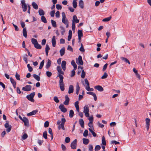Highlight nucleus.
I'll use <instances>...</instances> for the list:
<instances>
[{"mask_svg": "<svg viewBox=\"0 0 151 151\" xmlns=\"http://www.w3.org/2000/svg\"><path fill=\"white\" fill-rule=\"evenodd\" d=\"M35 95V92H32L30 94L27 95L26 98L29 101L33 102L35 101L33 99V98Z\"/></svg>", "mask_w": 151, "mask_h": 151, "instance_id": "1", "label": "nucleus"}, {"mask_svg": "<svg viewBox=\"0 0 151 151\" xmlns=\"http://www.w3.org/2000/svg\"><path fill=\"white\" fill-rule=\"evenodd\" d=\"M21 3L22 4V7L23 12H25L27 10V6L25 3L24 0H22L21 1Z\"/></svg>", "mask_w": 151, "mask_h": 151, "instance_id": "2", "label": "nucleus"}, {"mask_svg": "<svg viewBox=\"0 0 151 151\" xmlns=\"http://www.w3.org/2000/svg\"><path fill=\"white\" fill-rule=\"evenodd\" d=\"M62 22L65 24L68 23V21L67 19H66V15L64 12H63L62 13Z\"/></svg>", "mask_w": 151, "mask_h": 151, "instance_id": "3", "label": "nucleus"}, {"mask_svg": "<svg viewBox=\"0 0 151 151\" xmlns=\"http://www.w3.org/2000/svg\"><path fill=\"white\" fill-rule=\"evenodd\" d=\"M76 63L78 64L83 65V63L81 56L79 55L78 59H76Z\"/></svg>", "mask_w": 151, "mask_h": 151, "instance_id": "4", "label": "nucleus"}, {"mask_svg": "<svg viewBox=\"0 0 151 151\" xmlns=\"http://www.w3.org/2000/svg\"><path fill=\"white\" fill-rule=\"evenodd\" d=\"M32 86L30 85H27L25 87H23L22 90L23 91H28L31 90Z\"/></svg>", "mask_w": 151, "mask_h": 151, "instance_id": "5", "label": "nucleus"}, {"mask_svg": "<svg viewBox=\"0 0 151 151\" xmlns=\"http://www.w3.org/2000/svg\"><path fill=\"white\" fill-rule=\"evenodd\" d=\"M145 123H146V126L147 128V131L148 130L149 128V126L150 125V119L148 118H146L145 119Z\"/></svg>", "mask_w": 151, "mask_h": 151, "instance_id": "6", "label": "nucleus"}, {"mask_svg": "<svg viewBox=\"0 0 151 151\" xmlns=\"http://www.w3.org/2000/svg\"><path fill=\"white\" fill-rule=\"evenodd\" d=\"M4 126L5 128H7L6 129V131L7 132H9L11 131L12 126L11 125H9L8 123L7 122L4 124Z\"/></svg>", "mask_w": 151, "mask_h": 151, "instance_id": "7", "label": "nucleus"}, {"mask_svg": "<svg viewBox=\"0 0 151 151\" xmlns=\"http://www.w3.org/2000/svg\"><path fill=\"white\" fill-rule=\"evenodd\" d=\"M59 108L62 112L64 113L66 112L67 111L64 105L62 104L60 105L59 106Z\"/></svg>", "mask_w": 151, "mask_h": 151, "instance_id": "8", "label": "nucleus"}, {"mask_svg": "<svg viewBox=\"0 0 151 151\" xmlns=\"http://www.w3.org/2000/svg\"><path fill=\"white\" fill-rule=\"evenodd\" d=\"M23 119L22 121L24 122V125L27 126H29V124L28 119L25 117H23Z\"/></svg>", "mask_w": 151, "mask_h": 151, "instance_id": "9", "label": "nucleus"}, {"mask_svg": "<svg viewBox=\"0 0 151 151\" xmlns=\"http://www.w3.org/2000/svg\"><path fill=\"white\" fill-rule=\"evenodd\" d=\"M79 22V20L77 19L76 16L75 15H74L73 17L72 23L74 22V24L75 23H77Z\"/></svg>", "mask_w": 151, "mask_h": 151, "instance_id": "10", "label": "nucleus"}, {"mask_svg": "<svg viewBox=\"0 0 151 151\" xmlns=\"http://www.w3.org/2000/svg\"><path fill=\"white\" fill-rule=\"evenodd\" d=\"M65 101L63 103L64 105H68L69 104V102L70 100L69 98L67 95L65 96Z\"/></svg>", "mask_w": 151, "mask_h": 151, "instance_id": "11", "label": "nucleus"}, {"mask_svg": "<svg viewBox=\"0 0 151 151\" xmlns=\"http://www.w3.org/2000/svg\"><path fill=\"white\" fill-rule=\"evenodd\" d=\"M66 64V63L65 61L63 60L62 61L61 63V67L63 70H65Z\"/></svg>", "mask_w": 151, "mask_h": 151, "instance_id": "12", "label": "nucleus"}, {"mask_svg": "<svg viewBox=\"0 0 151 151\" xmlns=\"http://www.w3.org/2000/svg\"><path fill=\"white\" fill-rule=\"evenodd\" d=\"M94 88L100 91H102L104 90V89L102 87L99 85L96 86L94 87Z\"/></svg>", "mask_w": 151, "mask_h": 151, "instance_id": "13", "label": "nucleus"}, {"mask_svg": "<svg viewBox=\"0 0 151 151\" xmlns=\"http://www.w3.org/2000/svg\"><path fill=\"white\" fill-rule=\"evenodd\" d=\"M73 87L72 85H70L69 86L68 93H69L70 94L73 93Z\"/></svg>", "mask_w": 151, "mask_h": 151, "instance_id": "14", "label": "nucleus"}, {"mask_svg": "<svg viewBox=\"0 0 151 151\" xmlns=\"http://www.w3.org/2000/svg\"><path fill=\"white\" fill-rule=\"evenodd\" d=\"M52 45L53 47H55L56 45V40H55V37L53 36L52 37Z\"/></svg>", "mask_w": 151, "mask_h": 151, "instance_id": "15", "label": "nucleus"}, {"mask_svg": "<svg viewBox=\"0 0 151 151\" xmlns=\"http://www.w3.org/2000/svg\"><path fill=\"white\" fill-rule=\"evenodd\" d=\"M70 145L72 149H75L77 146L76 142H72Z\"/></svg>", "mask_w": 151, "mask_h": 151, "instance_id": "16", "label": "nucleus"}, {"mask_svg": "<svg viewBox=\"0 0 151 151\" xmlns=\"http://www.w3.org/2000/svg\"><path fill=\"white\" fill-rule=\"evenodd\" d=\"M79 122L81 127L82 128H83L84 127V123L83 120L82 119H79Z\"/></svg>", "mask_w": 151, "mask_h": 151, "instance_id": "17", "label": "nucleus"}, {"mask_svg": "<svg viewBox=\"0 0 151 151\" xmlns=\"http://www.w3.org/2000/svg\"><path fill=\"white\" fill-rule=\"evenodd\" d=\"M38 112L37 110H35L32 111V112H30L27 114L28 116L33 115H35Z\"/></svg>", "mask_w": 151, "mask_h": 151, "instance_id": "18", "label": "nucleus"}, {"mask_svg": "<svg viewBox=\"0 0 151 151\" xmlns=\"http://www.w3.org/2000/svg\"><path fill=\"white\" fill-rule=\"evenodd\" d=\"M51 60L48 59L47 60V64L45 66V68L47 69H48L50 66L51 65Z\"/></svg>", "mask_w": 151, "mask_h": 151, "instance_id": "19", "label": "nucleus"}, {"mask_svg": "<svg viewBox=\"0 0 151 151\" xmlns=\"http://www.w3.org/2000/svg\"><path fill=\"white\" fill-rule=\"evenodd\" d=\"M78 103L79 102L78 101H77L75 103V106L76 108V111L77 112L79 111V106L78 105Z\"/></svg>", "mask_w": 151, "mask_h": 151, "instance_id": "20", "label": "nucleus"}, {"mask_svg": "<svg viewBox=\"0 0 151 151\" xmlns=\"http://www.w3.org/2000/svg\"><path fill=\"white\" fill-rule=\"evenodd\" d=\"M79 5L81 9H83L84 8V3L82 0H80L79 2Z\"/></svg>", "mask_w": 151, "mask_h": 151, "instance_id": "21", "label": "nucleus"}, {"mask_svg": "<svg viewBox=\"0 0 151 151\" xmlns=\"http://www.w3.org/2000/svg\"><path fill=\"white\" fill-rule=\"evenodd\" d=\"M71 64L74 67V70H76L77 69V66L76 64L75 63V61L74 60H73L71 62Z\"/></svg>", "mask_w": 151, "mask_h": 151, "instance_id": "22", "label": "nucleus"}, {"mask_svg": "<svg viewBox=\"0 0 151 151\" xmlns=\"http://www.w3.org/2000/svg\"><path fill=\"white\" fill-rule=\"evenodd\" d=\"M124 62L127 63L129 64H130V63L129 60L126 58L123 57H121L120 58Z\"/></svg>", "mask_w": 151, "mask_h": 151, "instance_id": "23", "label": "nucleus"}, {"mask_svg": "<svg viewBox=\"0 0 151 151\" xmlns=\"http://www.w3.org/2000/svg\"><path fill=\"white\" fill-rule=\"evenodd\" d=\"M65 48L63 47L62 48L60 51V55L61 56H63L65 54Z\"/></svg>", "mask_w": 151, "mask_h": 151, "instance_id": "24", "label": "nucleus"}, {"mask_svg": "<svg viewBox=\"0 0 151 151\" xmlns=\"http://www.w3.org/2000/svg\"><path fill=\"white\" fill-rule=\"evenodd\" d=\"M50 48L47 45H46V47L45 49L46 54L47 56L48 55V51L50 50Z\"/></svg>", "mask_w": 151, "mask_h": 151, "instance_id": "25", "label": "nucleus"}, {"mask_svg": "<svg viewBox=\"0 0 151 151\" xmlns=\"http://www.w3.org/2000/svg\"><path fill=\"white\" fill-rule=\"evenodd\" d=\"M83 112L84 113L89 112V108L87 105L85 106L83 108Z\"/></svg>", "mask_w": 151, "mask_h": 151, "instance_id": "26", "label": "nucleus"}, {"mask_svg": "<svg viewBox=\"0 0 151 151\" xmlns=\"http://www.w3.org/2000/svg\"><path fill=\"white\" fill-rule=\"evenodd\" d=\"M60 31L62 35H63L65 32V30L64 28L62 26H61L60 27Z\"/></svg>", "mask_w": 151, "mask_h": 151, "instance_id": "27", "label": "nucleus"}, {"mask_svg": "<svg viewBox=\"0 0 151 151\" xmlns=\"http://www.w3.org/2000/svg\"><path fill=\"white\" fill-rule=\"evenodd\" d=\"M38 12L39 15L40 16H44L45 14V12L42 9H39L38 10Z\"/></svg>", "mask_w": 151, "mask_h": 151, "instance_id": "28", "label": "nucleus"}, {"mask_svg": "<svg viewBox=\"0 0 151 151\" xmlns=\"http://www.w3.org/2000/svg\"><path fill=\"white\" fill-rule=\"evenodd\" d=\"M60 87L62 91H64L65 89L64 84V83H59Z\"/></svg>", "mask_w": 151, "mask_h": 151, "instance_id": "29", "label": "nucleus"}, {"mask_svg": "<svg viewBox=\"0 0 151 151\" xmlns=\"http://www.w3.org/2000/svg\"><path fill=\"white\" fill-rule=\"evenodd\" d=\"M58 128L59 130L61 128L63 130H65L64 124L61 123L59 125Z\"/></svg>", "mask_w": 151, "mask_h": 151, "instance_id": "30", "label": "nucleus"}, {"mask_svg": "<svg viewBox=\"0 0 151 151\" xmlns=\"http://www.w3.org/2000/svg\"><path fill=\"white\" fill-rule=\"evenodd\" d=\"M23 35L25 37H27V32L26 30V28H24L23 30Z\"/></svg>", "mask_w": 151, "mask_h": 151, "instance_id": "31", "label": "nucleus"}, {"mask_svg": "<svg viewBox=\"0 0 151 151\" xmlns=\"http://www.w3.org/2000/svg\"><path fill=\"white\" fill-rule=\"evenodd\" d=\"M34 78L38 81H39L40 80V76L36 74H34L33 75Z\"/></svg>", "mask_w": 151, "mask_h": 151, "instance_id": "32", "label": "nucleus"}, {"mask_svg": "<svg viewBox=\"0 0 151 151\" xmlns=\"http://www.w3.org/2000/svg\"><path fill=\"white\" fill-rule=\"evenodd\" d=\"M41 20L42 22L45 23H46L47 22V19L44 16H42L41 17Z\"/></svg>", "mask_w": 151, "mask_h": 151, "instance_id": "33", "label": "nucleus"}, {"mask_svg": "<svg viewBox=\"0 0 151 151\" xmlns=\"http://www.w3.org/2000/svg\"><path fill=\"white\" fill-rule=\"evenodd\" d=\"M32 6L33 8L36 9H37L38 8V6L37 4L34 2H33L32 4Z\"/></svg>", "mask_w": 151, "mask_h": 151, "instance_id": "34", "label": "nucleus"}, {"mask_svg": "<svg viewBox=\"0 0 151 151\" xmlns=\"http://www.w3.org/2000/svg\"><path fill=\"white\" fill-rule=\"evenodd\" d=\"M77 0H73V5L74 8H76L77 6Z\"/></svg>", "mask_w": 151, "mask_h": 151, "instance_id": "35", "label": "nucleus"}, {"mask_svg": "<svg viewBox=\"0 0 151 151\" xmlns=\"http://www.w3.org/2000/svg\"><path fill=\"white\" fill-rule=\"evenodd\" d=\"M88 129H89V131L92 133V135L93 137H95L96 136V134L92 130V128H89Z\"/></svg>", "mask_w": 151, "mask_h": 151, "instance_id": "36", "label": "nucleus"}, {"mask_svg": "<svg viewBox=\"0 0 151 151\" xmlns=\"http://www.w3.org/2000/svg\"><path fill=\"white\" fill-rule=\"evenodd\" d=\"M34 47L36 48L39 49H41L42 47V46L38 42L34 45Z\"/></svg>", "mask_w": 151, "mask_h": 151, "instance_id": "37", "label": "nucleus"}, {"mask_svg": "<svg viewBox=\"0 0 151 151\" xmlns=\"http://www.w3.org/2000/svg\"><path fill=\"white\" fill-rule=\"evenodd\" d=\"M111 18V17L110 16L109 17L105 18L102 20V21L104 22H108L110 21Z\"/></svg>", "mask_w": 151, "mask_h": 151, "instance_id": "38", "label": "nucleus"}, {"mask_svg": "<svg viewBox=\"0 0 151 151\" xmlns=\"http://www.w3.org/2000/svg\"><path fill=\"white\" fill-rule=\"evenodd\" d=\"M78 37H82L83 36V34L82 30H78Z\"/></svg>", "mask_w": 151, "mask_h": 151, "instance_id": "39", "label": "nucleus"}, {"mask_svg": "<svg viewBox=\"0 0 151 151\" xmlns=\"http://www.w3.org/2000/svg\"><path fill=\"white\" fill-rule=\"evenodd\" d=\"M60 78V80L59 81V83H64L63 82V76H60L59 75L58 76Z\"/></svg>", "mask_w": 151, "mask_h": 151, "instance_id": "40", "label": "nucleus"}, {"mask_svg": "<svg viewBox=\"0 0 151 151\" xmlns=\"http://www.w3.org/2000/svg\"><path fill=\"white\" fill-rule=\"evenodd\" d=\"M51 22L52 26L54 27H57L56 23L55 21L53 20H51Z\"/></svg>", "mask_w": 151, "mask_h": 151, "instance_id": "41", "label": "nucleus"}, {"mask_svg": "<svg viewBox=\"0 0 151 151\" xmlns=\"http://www.w3.org/2000/svg\"><path fill=\"white\" fill-rule=\"evenodd\" d=\"M58 76L57 77L59 76V75L60 76H63V75L64 74V72L62 71V70L58 71Z\"/></svg>", "mask_w": 151, "mask_h": 151, "instance_id": "42", "label": "nucleus"}, {"mask_svg": "<svg viewBox=\"0 0 151 151\" xmlns=\"http://www.w3.org/2000/svg\"><path fill=\"white\" fill-rule=\"evenodd\" d=\"M74 114L73 111L72 110H70L69 112V117L72 118Z\"/></svg>", "mask_w": 151, "mask_h": 151, "instance_id": "43", "label": "nucleus"}, {"mask_svg": "<svg viewBox=\"0 0 151 151\" xmlns=\"http://www.w3.org/2000/svg\"><path fill=\"white\" fill-rule=\"evenodd\" d=\"M45 61L44 60H43L40 63V65L39 67V69H42V68L43 67L44 63Z\"/></svg>", "mask_w": 151, "mask_h": 151, "instance_id": "44", "label": "nucleus"}, {"mask_svg": "<svg viewBox=\"0 0 151 151\" xmlns=\"http://www.w3.org/2000/svg\"><path fill=\"white\" fill-rule=\"evenodd\" d=\"M80 88L79 86L77 84L76 86V93L78 95L80 90Z\"/></svg>", "mask_w": 151, "mask_h": 151, "instance_id": "45", "label": "nucleus"}, {"mask_svg": "<svg viewBox=\"0 0 151 151\" xmlns=\"http://www.w3.org/2000/svg\"><path fill=\"white\" fill-rule=\"evenodd\" d=\"M48 132L50 134L51 137V139H53V133L52 132V129L51 128H49L48 129Z\"/></svg>", "mask_w": 151, "mask_h": 151, "instance_id": "46", "label": "nucleus"}, {"mask_svg": "<svg viewBox=\"0 0 151 151\" xmlns=\"http://www.w3.org/2000/svg\"><path fill=\"white\" fill-rule=\"evenodd\" d=\"M31 42L34 45L38 42L37 40L34 38H32L31 39Z\"/></svg>", "mask_w": 151, "mask_h": 151, "instance_id": "47", "label": "nucleus"}, {"mask_svg": "<svg viewBox=\"0 0 151 151\" xmlns=\"http://www.w3.org/2000/svg\"><path fill=\"white\" fill-rule=\"evenodd\" d=\"M85 75H86V73L84 72V70H83L82 71L81 77L82 78H84L85 76Z\"/></svg>", "mask_w": 151, "mask_h": 151, "instance_id": "48", "label": "nucleus"}, {"mask_svg": "<svg viewBox=\"0 0 151 151\" xmlns=\"http://www.w3.org/2000/svg\"><path fill=\"white\" fill-rule=\"evenodd\" d=\"M23 60L25 61L26 63H28L27 55V54H26L23 56Z\"/></svg>", "mask_w": 151, "mask_h": 151, "instance_id": "49", "label": "nucleus"}, {"mask_svg": "<svg viewBox=\"0 0 151 151\" xmlns=\"http://www.w3.org/2000/svg\"><path fill=\"white\" fill-rule=\"evenodd\" d=\"M88 131L87 130H85L83 133V135L85 137H86L88 134Z\"/></svg>", "mask_w": 151, "mask_h": 151, "instance_id": "50", "label": "nucleus"}, {"mask_svg": "<svg viewBox=\"0 0 151 151\" xmlns=\"http://www.w3.org/2000/svg\"><path fill=\"white\" fill-rule=\"evenodd\" d=\"M10 80L12 85L16 84V81L12 78H10Z\"/></svg>", "mask_w": 151, "mask_h": 151, "instance_id": "51", "label": "nucleus"}, {"mask_svg": "<svg viewBox=\"0 0 151 151\" xmlns=\"http://www.w3.org/2000/svg\"><path fill=\"white\" fill-rule=\"evenodd\" d=\"M27 67L29 71V72H31L33 70V69L30 66L29 64H28L27 65Z\"/></svg>", "mask_w": 151, "mask_h": 151, "instance_id": "52", "label": "nucleus"}, {"mask_svg": "<svg viewBox=\"0 0 151 151\" xmlns=\"http://www.w3.org/2000/svg\"><path fill=\"white\" fill-rule=\"evenodd\" d=\"M20 75L17 72L16 73L15 77L16 79L18 80H20Z\"/></svg>", "mask_w": 151, "mask_h": 151, "instance_id": "53", "label": "nucleus"}, {"mask_svg": "<svg viewBox=\"0 0 151 151\" xmlns=\"http://www.w3.org/2000/svg\"><path fill=\"white\" fill-rule=\"evenodd\" d=\"M108 76V75L106 72L104 73L103 75L101 77V78L105 79Z\"/></svg>", "mask_w": 151, "mask_h": 151, "instance_id": "54", "label": "nucleus"}, {"mask_svg": "<svg viewBox=\"0 0 151 151\" xmlns=\"http://www.w3.org/2000/svg\"><path fill=\"white\" fill-rule=\"evenodd\" d=\"M79 50L80 51H81L82 52H85L84 49L83 47L82 44H81V47L79 48Z\"/></svg>", "mask_w": 151, "mask_h": 151, "instance_id": "55", "label": "nucleus"}, {"mask_svg": "<svg viewBox=\"0 0 151 151\" xmlns=\"http://www.w3.org/2000/svg\"><path fill=\"white\" fill-rule=\"evenodd\" d=\"M52 75V73L51 72L49 71L46 72V75L47 77H50Z\"/></svg>", "mask_w": 151, "mask_h": 151, "instance_id": "56", "label": "nucleus"}, {"mask_svg": "<svg viewBox=\"0 0 151 151\" xmlns=\"http://www.w3.org/2000/svg\"><path fill=\"white\" fill-rule=\"evenodd\" d=\"M47 134L46 131L44 132L43 133V137L45 139H47Z\"/></svg>", "mask_w": 151, "mask_h": 151, "instance_id": "57", "label": "nucleus"}, {"mask_svg": "<svg viewBox=\"0 0 151 151\" xmlns=\"http://www.w3.org/2000/svg\"><path fill=\"white\" fill-rule=\"evenodd\" d=\"M53 99L54 101L56 103H58L59 101L58 97L56 96H54V97Z\"/></svg>", "mask_w": 151, "mask_h": 151, "instance_id": "58", "label": "nucleus"}, {"mask_svg": "<svg viewBox=\"0 0 151 151\" xmlns=\"http://www.w3.org/2000/svg\"><path fill=\"white\" fill-rule=\"evenodd\" d=\"M101 148V147L99 145H97L96 146L95 148V151L99 150Z\"/></svg>", "mask_w": 151, "mask_h": 151, "instance_id": "59", "label": "nucleus"}, {"mask_svg": "<svg viewBox=\"0 0 151 151\" xmlns=\"http://www.w3.org/2000/svg\"><path fill=\"white\" fill-rule=\"evenodd\" d=\"M56 8L58 10H60L62 9V6L59 4H57L56 5Z\"/></svg>", "mask_w": 151, "mask_h": 151, "instance_id": "60", "label": "nucleus"}, {"mask_svg": "<svg viewBox=\"0 0 151 151\" xmlns=\"http://www.w3.org/2000/svg\"><path fill=\"white\" fill-rule=\"evenodd\" d=\"M49 125V122L47 121L45 122L44 124V127H48Z\"/></svg>", "mask_w": 151, "mask_h": 151, "instance_id": "61", "label": "nucleus"}, {"mask_svg": "<svg viewBox=\"0 0 151 151\" xmlns=\"http://www.w3.org/2000/svg\"><path fill=\"white\" fill-rule=\"evenodd\" d=\"M78 112V114L79 116L81 117L82 118L83 116V114L82 112L79 111H79Z\"/></svg>", "mask_w": 151, "mask_h": 151, "instance_id": "62", "label": "nucleus"}, {"mask_svg": "<svg viewBox=\"0 0 151 151\" xmlns=\"http://www.w3.org/2000/svg\"><path fill=\"white\" fill-rule=\"evenodd\" d=\"M28 136L27 134L26 133H24L23 134L22 137V138L23 139H26L27 137Z\"/></svg>", "mask_w": 151, "mask_h": 151, "instance_id": "63", "label": "nucleus"}, {"mask_svg": "<svg viewBox=\"0 0 151 151\" xmlns=\"http://www.w3.org/2000/svg\"><path fill=\"white\" fill-rule=\"evenodd\" d=\"M55 16L57 18H59L60 17V12L59 11H57L56 12Z\"/></svg>", "mask_w": 151, "mask_h": 151, "instance_id": "64", "label": "nucleus"}]
</instances>
